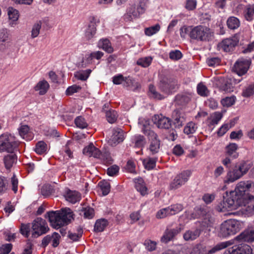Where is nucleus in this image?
I'll list each match as a JSON object with an SVG mask.
<instances>
[{"label": "nucleus", "instance_id": "a19ab883", "mask_svg": "<svg viewBox=\"0 0 254 254\" xmlns=\"http://www.w3.org/2000/svg\"><path fill=\"white\" fill-rule=\"evenodd\" d=\"M41 26L42 22L40 21L36 22L33 25L31 31V37L32 39H34L38 36L40 34Z\"/></svg>", "mask_w": 254, "mask_h": 254}, {"label": "nucleus", "instance_id": "bf43d9fd", "mask_svg": "<svg viewBox=\"0 0 254 254\" xmlns=\"http://www.w3.org/2000/svg\"><path fill=\"white\" fill-rule=\"evenodd\" d=\"M196 0H186L185 7L188 10H193L196 8Z\"/></svg>", "mask_w": 254, "mask_h": 254}, {"label": "nucleus", "instance_id": "72a5a7b5", "mask_svg": "<svg viewBox=\"0 0 254 254\" xmlns=\"http://www.w3.org/2000/svg\"><path fill=\"white\" fill-rule=\"evenodd\" d=\"M124 86L128 87L130 90H135L140 87V84L130 77H126Z\"/></svg>", "mask_w": 254, "mask_h": 254}, {"label": "nucleus", "instance_id": "b1692460", "mask_svg": "<svg viewBox=\"0 0 254 254\" xmlns=\"http://www.w3.org/2000/svg\"><path fill=\"white\" fill-rule=\"evenodd\" d=\"M199 229H191L186 231L183 235V238L186 241H192L196 239L200 235Z\"/></svg>", "mask_w": 254, "mask_h": 254}, {"label": "nucleus", "instance_id": "cd10ccee", "mask_svg": "<svg viewBox=\"0 0 254 254\" xmlns=\"http://www.w3.org/2000/svg\"><path fill=\"white\" fill-rule=\"evenodd\" d=\"M191 98V95L189 93L178 94L175 98L176 103L179 105L184 106L190 102Z\"/></svg>", "mask_w": 254, "mask_h": 254}, {"label": "nucleus", "instance_id": "4c0bfd02", "mask_svg": "<svg viewBox=\"0 0 254 254\" xmlns=\"http://www.w3.org/2000/svg\"><path fill=\"white\" fill-rule=\"evenodd\" d=\"M91 72V69L80 70L75 72L74 77L78 80L85 81L87 79Z\"/></svg>", "mask_w": 254, "mask_h": 254}, {"label": "nucleus", "instance_id": "774afa93", "mask_svg": "<svg viewBox=\"0 0 254 254\" xmlns=\"http://www.w3.org/2000/svg\"><path fill=\"white\" fill-rule=\"evenodd\" d=\"M12 245L11 244H6L0 248V254H8L12 249Z\"/></svg>", "mask_w": 254, "mask_h": 254}, {"label": "nucleus", "instance_id": "c756f323", "mask_svg": "<svg viewBox=\"0 0 254 254\" xmlns=\"http://www.w3.org/2000/svg\"><path fill=\"white\" fill-rule=\"evenodd\" d=\"M50 87L49 84L46 80L39 81L34 87L35 91H39L41 95L45 94Z\"/></svg>", "mask_w": 254, "mask_h": 254}, {"label": "nucleus", "instance_id": "a18cd8bd", "mask_svg": "<svg viewBox=\"0 0 254 254\" xmlns=\"http://www.w3.org/2000/svg\"><path fill=\"white\" fill-rule=\"evenodd\" d=\"M48 147L46 143L43 141H40L36 144L35 151L37 153L42 154L45 153Z\"/></svg>", "mask_w": 254, "mask_h": 254}, {"label": "nucleus", "instance_id": "bb28decb", "mask_svg": "<svg viewBox=\"0 0 254 254\" xmlns=\"http://www.w3.org/2000/svg\"><path fill=\"white\" fill-rule=\"evenodd\" d=\"M135 188L137 191L139 192L140 194L144 196L148 194V189L143 180L141 178L134 179Z\"/></svg>", "mask_w": 254, "mask_h": 254}, {"label": "nucleus", "instance_id": "aec40b11", "mask_svg": "<svg viewBox=\"0 0 254 254\" xmlns=\"http://www.w3.org/2000/svg\"><path fill=\"white\" fill-rule=\"evenodd\" d=\"M243 176L240 173V172L235 167L227 172L224 182L226 184L232 183L239 180Z\"/></svg>", "mask_w": 254, "mask_h": 254}, {"label": "nucleus", "instance_id": "f257e3e1", "mask_svg": "<svg viewBox=\"0 0 254 254\" xmlns=\"http://www.w3.org/2000/svg\"><path fill=\"white\" fill-rule=\"evenodd\" d=\"M251 186L250 182L241 181L237 184L235 189L230 193L227 198H224L216 206L219 212H225L227 210L237 208L238 205H242L245 199V190Z\"/></svg>", "mask_w": 254, "mask_h": 254}, {"label": "nucleus", "instance_id": "2f4dec72", "mask_svg": "<svg viewBox=\"0 0 254 254\" xmlns=\"http://www.w3.org/2000/svg\"><path fill=\"white\" fill-rule=\"evenodd\" d=\"M79 211L80 215L83 216L86 219H92L95 215L94 209L89 206L82 207Z\"/></svg>", "mask_w": 254, "mask_h": 254}, {"label": "nucleus", "instance_id": "8fccbe9b", "mask_svg": "<svg viewBox=\"0 0 254 254\" xmlns=\"http://www.w3.org/2000/svg\"><path fill=\"white\" fill-rule=\"evenodd\" d=\"M83 234V230L81 227H78L77 229V233L69 232L68 237L73 241H77L81 237Z\"/></svg>", "mask_w": 254, "mask_h": 254}, {"label": "nucleus", "instance_id": "c03bdc74", "mask_svg": "<svg viewBox=\"0 0 254 254\" xmlns=\"http://www.w3.org/2000/svg\"><path fill=\"white\" fill-rule=\"evenodd\" d=\"M197 92L198 95L202 97L208 96L209 91L207 87L202 83H199L197 85Z\"/></svg>", "mask_w": 254, "mask_h": 254}, {"label": "nucleus", "instance_id": "680f3d73", "mask_svg": "<svg viewBox=\"0 0 254 254\" xmlns=\"http://www.w3.org/2000/svg\"><path fill=\"white\" fill-rule=\"evenodd\" d=\"M53 192V189L51 185H45L41 189V193L43 195L48 196Z\"/></svg>", "mask_w": 254, "mask_h": 254}, {"label": "nucleus", "instance_id": "ea45409f", "mask_svg": "<svg viewBox=\"0 0 254 254\" xmlns=\"http://www.w3.org/2000/svg\"><path fill=\"white\" fill-rule=\"evenodd\" d=\"M98 186L102 192L103 195L105 196L110 192L111 187L108 182L105 180L100 181Z\"/></svg>", "mask_w": 254, "mask_h": 254}, {"label": "nucleus", "instance_id": "1a4fd4ad", "mask_svg": "<svg viewBox=\"0 0 254 254\" xmlns=\"http://www.w3.org/2000/svg\"><path fill=\"white\" fill-rule=\"evenodd\" d=\"M32 229L33 230L32 236L34 238L45 234L49 231L46 221L40 217L37 218L33 221Z\"/></svg>", "mask_w": 254, "mask_h": 254}, {"label": "nucleus", "instance_id": "79ce46f5", "mask_svg": "<svg viewBox=\"0 0 254 254\" xmlns=\"http://www.w3.org/2000/svg\"><path fill=\"white\" fill-rule=\"evenodd\" d=\"M148 94L151 98L154 99L161 100L164 98L162 95L156 91L155 87L152 84H150L149 86Z\"/></svg>", "mask_w": 254, "mask_h": 254}, {"label": "nucleus", "instance_id": "6e6552de", "mask_svg": "<svg viewBox=\"0 0 254 254\" xmlns=\"http://www.w3.org/2000/svg\"><path fill=\"white\" fill-rule=\"evenodd\" d=\"M245 182H250L251 186L245 190V198L244 203L242 205H238V207H241L242 212L247 215H250L254 213V196L251 195L248 193L249 189L254 186L253 183L251 181H245Z\"/></svg>", "mask_w": 254, "mask_h": 254}, {"label": "nucleus", "instance_id": "20e7f679", "mask_svg": "<svg viewBox=\"0 0 254 254\" xmlns=\"http://www.w3.org/2000/svg\"><path fill=\"white\" fill-rule=\"evenodd\" d=\"M233 241H228L220 243L209 250L201 244H197L192 248H188L186 250V254H213L217 251L232 245Z\"/></svg>", "mask_w": 254, "mask_h": 254}, {"label": "nucleus", "instance_id": "c85d7f7f", "mask_svg": "<svg viewBox=\"0 0 254 254\" xmlns=\"http://www.w3.org/2000/svg\"><path fill=\"white\" fill-rule=\"evenodd\" d=\"M98 46L108 53L111 54L113 52L114 49L109 39L105 38L100 39L98 43Z\"/></svg>", "mask_w": 254, "mask_h": 254}, {"label": "nucleus", "instance_id": "37998d69", "mask_svg": "<svg viewBox=\"0 0 254 254\" xmlns=\"http://www.w3.org/2000/svg\"><path fill=\"white\" fill-rule=\"evenodd\" d=\"M174 124L176 127H180L183 126L185 122V119L182 114L179 112H176L175 115H174Z\"/></svg>", "mask_w": 254, "mask_h": 254}, {"label": "nucleus", "instance_id": "423d86ee", "mask_svg": "<svg viewBox=\"0 0 254 254\" xmlns=\"http://www.w3.org/2000/svg\"><path fill=\"white\" fill-rule=\"evenodd\" d=\"M213 36L214 34L211 30L203 25L193 27L190 31V38L198 41H209L213 38Z\"/></svg>", "mask_w": 254, "mask_h": 254}, {"label": "nucleus", "instance_id": "e433bc0d", "mask_svg": "<svg viewBox=\"0 0 254 254\" xmlns=\"http://www.w3.org/2000/svg\"><path fill=\"white\" fill-rule=\"evenodd\" d=\"M235 167L237 169L242 176L246 174L251 167L250 164L247 162L242 161L239 164H237Z\"/></svg>", "mask_w": 254, "mask_h": 254}, {"label": "nucleus", "instance_id": "58836bf2", "mask_svg": "<svg viewBox=\"0 0 254 254\" xmlns=\"http://www.w3.org/2000/svg\"><path fill=\"white\" fill-rule=\"evenodd\" d=\"M170 216L176 215L182 211L184 209L183 204L176 203L168 207Z\"/></svg>", "mask_w": 254, "mask_h": 254}, {"label": "nucleus", "instance_id": "473e14b6", "mask_svg": "<svg viewBox=\"0 0 254 254\" xmlns=\"http://www.w3.org/2000/svg\"><path fill=\"white\" fill-rule=\"evenodd\" d=\"M238 146L236 143H230L226 146V154L233 159L238 157V153L237 152Z\"/></svg>", "mask_w": 254, "mask_h": 254}, {"label": "nucleus", "instance_id": "3c124183", "mask_svg": "<svg viewBox=\"0 0 254 254\" xmlns=\"http://www.w3.org/2000/svg\"><path fill=\"white\" fill-rule=\"evenodd\" d=\"M106 118L108 122L111 124L114 123L117 119V112L113 110H110L106 112Z\"/></svg>", "mask_w": 254, "mask_h": 254}, {"label": "nucleus", "instance_id": "412c9836", "mask_svg": "<svg viewBox=\"0 0 254 254\" xmlns=\"http://www.w3.org/2000/svg\"><path fill=\"white\" fill-rule=\"evenodd\" d=\"M83 153L89 157H93L95 158L101 157V151L95 147L93 143H90L89 145L85 147L83 149Z\"/></svg>", "mask_w": 254, "mask_h": 254}, {"label": "nucleus", "instance_id": "0e129e2a", "mask_svg": "<svg viewBox=\"0 0 254 254\" xmlns=\"http://www.w3.org/2000/svg\"><path fill=\"white\" fill-rule=\"evenodd\" d=\"M254 94V84H251L248 86L243 90V96L246 97H249Z\"/></svg>", "mask_w": 254, "mask_h": 254}, {"label": "nucleus", "instance_id": "4be33fe9", "mask_svg": "<svg viewBox=\"0 0 254 254\" xmlns=\"http://www.w3.org/2000/svg\"><path fill=\"white\" fill-rule=\"evenodd\" d=\"M141 15L135 4L132 5L129 7L125 15V18L127 21H131L134 18L139 17Z\"/></svg>", "mask_w": 254, "mask_h": 254}, {"label": "nucleus", "instance_id": "5701e85b", "mask_svg": "<svg viewBox=\"0 0 254 254\" xmlns=\"http://www.w3.org/2000/svg\"><path fill=\"white\" fill-rule=\"evenodd\" d=\"M18 131L19 135L24 139L30 140L33 137V135L30 130V127L27 125L20 124Z\"/></svg>", "mask_w": 254, "mask_h": 254}, {"label": "nucleus", "instance_id": "f8f14e48", "mask_svg": "<svg viewBox=\"0 0 254 254\" xmlns=\"http://www.w3.org/2000/svg\"><path fill=\"white\" fill-rule=\"evenodd\" d=\"M239 43V39L236 36H234L223 40L218 45L219 50L226 52L233 51Z\"/></svg>", "mask_w": 254, "mask_h": 254}, {"label": "nucleus", "instance_id": "f704fd0d", "mask_svg": "<svg viewBox=\"0 0 254 254\" xmlns=\"http://www.w3.org/2000/svg\"><path fill=\"white\" fill-rule=\"evenodd\" d=\"M108 224V221L105 219L97 220L95 224L94 230L96 232H101L104 230Z\"/></svg>", "mask_w": 254, "mask_h": 254}, {"label": "nucleus", "instance_id": "0eeeda50", "mask_svg": "<svg viewBox=\"0 0 254 254\" xmlns=\"http://www.w3.org/2000/svg\"><path fill=\"white\" fill-rule=\"evenodd\" d=\"M191 175V172L189 170L178 173L169 183L168 189L170 190H175L181 188L189 181Z\"/></svg>", "mask_w": 254, "mask_h": 254}, {"label": "nucleus", "instance_id": "7ed1b4c3", "mask_svg": "<svg viewBox=\"0 0 254 254\" xmlns=\"http://www.w3.org/2000/svg\"><path fill=\"white\" fill-rule=\"evenodd\" d=\"M20 141L12 134L5 132L0 135V153H12L18 150Z\"/></svg>", "mask_w": 254, "mask_h": 254}, {"label": "nucleus", "instance_id": "c9c22d12", "mask_svg": "<svg viewBox=\"0 0 254 254\" xmlns=\"http://www.w3.org/2000/svg\"><path fill=\"white\" fill-rule=\"evenodd\" d=\"M227 25L230 29H237L240 25L239 19L234 16H231L227 20Z\"/></svg>", "mask_w": 254, "mask_h": 254}, {"label": "nucleus", "instance_id": "a211bd4d", "mask_svg": "<svg viewBox=\"0 0 254 254\" xmlns=\"http://www.w3.org/2000/svg\"><path fill=\"white\" fill-rule=\"evenodd\" d=\"M124 139L123 130L121 128H115L113 130L109 143L112 146H115Z\"/></svg>", "mask_w": 254, "mask_h": 254}, {"label": "nucleus", "instance_id": "7c9ffc66", "mask_svg": "<svg viewBox=\"0 0 254 254\" xmlns=\"http://www.w3.org/2000/svg\"><path fill=\"white\" fill-rule=\"evenodd\" d=\"M17 156L15 154H7L3 157V163L6 169H10L17 161Z\"/></svg>", "mask_w": 254, "mask_h": 254}, {"label": "nucleus", "instance_id": "4468645a", "mask_svg": "<svg viewBox=\"0 0 254 254\" xmlns=\"http://www.w3.org/2000/svg\"><path fill=\"white\" fill-rule=\"evenodd\" d=\"M250 64L251 62L250 60L240 59L235 63L233 70L239 76L244 75L248 71Z\"/></svg>", "mask_w": 254, "mask_h": 254}, {"label": "nucleus", "instance_id": "9b49d317", "mask_svg": "<svg viewBox=\"0 0 254 254\" xmlns=\"http://www.w3.org/2000/svg\"><path fill=\"white\" fill-rule=\"evenodd\" d=\"M159 87L163 92L169 94L175 92L179 86L176 80L164 78L160 81Z\"/></svg>", "mask_w": 254, "mask_h": 254}, {"label": "nucleus", "instance_id": "5fc2aeb1", "mask_svg": "<svg viewBox=\"0 0 254 254\" xmlns=\"http://www.w3.org/2000/svg\"><path fill=\"white\" fill-rule=\"evenodd\" d=\"M74 123L77 127L82 129L86 128L88 126L85 119L81 116L77 117L75 119Z\"/></svg>", "mask_w": 254, "mask_h": 254}, {"label": "nucleus", "instance_id": "e2e57ef3", "mask_svg": "<svg viewBox=\"0 0 254 254\" xmlns=\"http://www.w3.org/2000/svg\"><path fill=\"white\" fill-rule=\"evenodd\" d=\"M81 89V87L77 85H73L68 87L65 91L67 95H71L75 93L79 92Z\"/></svg>", "mask_w": 254, "mask_h": 254}, {"label": "nucleus", "instance_id": "6ab92c4d", "mask_svg": "<svg viewBox=\"0 0 254 254\" xmlns=\"http://www.w3.org/2000/svg\"><path fill=\"white\" fill-rule=\"evenodd\" d=\"M154 121L158 128L168 129L171 127V121L170 119L162 115H155Z\"/></svg>", "mask_w": 254, "mask_h": 254}, {"label": "nucleus", "instance_id": "f3484780", "mask_svg": "<svg viewBox=\"0 0 254 254\" xmlns=\"http://www.w3.org/2000/svg\"><path fill=\"white\" fill-rule=\"evenodd\" d=\"M233 241L234 243L235 241L238 242H254V230L253 231H244L242 232L240 235L235 238L234 239L231 240Z\"/></svg>", "mask_w": 254, "mask_h": 254}, {"label": "nucleus", "instance_id": "9d476101", "mask_svg": "<svg viewBox=\"0 0 254 254\" xmlns=\"http://www.w3.org/2000/svg\"><path fill=\"white\" fill-rule=\"evenodd\" d=\"M143 133L148 136L150 140L149 151L151 155H154L159 152L160 148V141L156 133L153 130L142 129Z\"/></svg>", "mask_w": 254, "mask_h": 254}, {"label": "nucleus", "instance_id": "6e6d98bb", "mask_svg": "<svg viewBox=\"0 0 254 254\" xmlns=\"http://www.w3.org/2000/svg\"><path fill=\"white\" fill-rule=\"evenodd\" d=\"M135 146L136 147H142L145 143V139L143 136L137 135L134 136Z\"/></svg>", "mask_w": 254, "mask_h": 254}, {"label": "nucleus", "instance_id": "ddd939ff", "mask_svg": "<svg viewBox=\"0 0 254 254\" xmlns=\"http://www.w3.org/2000/svg\"><path fill=\"white\" fill-rule=\"evenodd\" d=\"M100 23V19L96 16L90 18V23L85 30L84 36L88 41L93 38L96 33V26Z\"/></svg>", "mask_w": 254, "mask_h": 254}, {"label": "nucleus", "instance_id": "052dcab7", "mask_svg": "<svg viewBox=\"0 0 254 254\" xmlns=\"http://www.w3.org/2000/svg\"><path fill=\"white\" fill-rule=\"evenodd\" d=\"M156 217L158 219L164 218L170 216L168 207L159 210L156 213Z\"/></svg>", "mask_w": 254, "mask_h": 254}, {"label": "nucleus", "instance_id": "864d4df0", "mask_svg": "<svg viewBox=\"0 0 254 254\" xmlns=\"http://www.w3.org/2000/svg\"><path fill=\"white\" fill-rule=\"evenodd\" d=\"M148 3V0H139L135 4L136 5L138 10H139L140 13L142 14L146 11Z\"/></svg>", "mask_w": 254, "mask_h": 254}, {"label": "nucleus", "instance_id": "a878e982", "mask_svg": "<svg viewBox=\"0 0 254 254\" xmlns=\"http://www.w3.org/2000/svg\"><path fill=\"white\" fill-rule=\"evenodd\" d=\"M222 114L220 112H215L208 117L206 123L209 127H214L217 125L222 118Z\"/></svg>", "mask_w": 254, "mask_h": 254}, {"label": "nucleus", "instance_id": "f03ea898", "mask_svg": "<svg viewBox=\"0 0 254 254\" xmlns=\"http://www.w3.org/2000/svg\"><path fill=\"white\" fill-rule=\"evenodd\" d=\"M73 215L72 211L69 208L50 211L46 214L51 226L56 229L68 224L73 219Z\"/></svg>", "mask_w": 254, "mask_h": 254}, {"label": "nucleus", "instance_id": "09e8293b", "mask_svg": "<svg viewBox=\"0 0 254 254\" xmlns=\"http://www.w3.org/2000/svg\"><path fill=\"white\" fill-rule=\"evenodd\" d=\"M197 128V125L194 123L190 122L188 123L185 127L184 131L185 133L187 134H192L195 132Z\"/></svg>", "mask_w": 254, "mask_h": 254}, {"label": "nucleus", "instance_id": "49530a36", "mask_svg": "<svg viewBox=\"0 0 254 254\" xmlns=\"http://www.w3.org/2000/svg\"><path fill=\"white\" fill-rule=\"evenodd\" d=\"M152 61V58L151 57H146L139 59L136 64L143 67H147L150 65Z\"/></svg>", "mask_w": 254, "mask_h": 254}, {"label": "nucleus", "instance_id": "603ef678", "mask_svg": "<svg viewBox=\"0 0 254 254\" xmlns=\"http://www.w3.org/2000/svg\"><path fill=\"white\" fill-rule=\"evenodd\" d=\"M142 162L144 167L146 169L151 170L155 166L156 160L154 158H147L144 159Z\"/></svg>", "mask_w": 254, "mask_h": 254}, {"label": "nucleus", "instance_id": "4d7b16f0", "mask_svg": "<svg viewBox=\"0 0 254 254\" xmlns=\"http://www.w3.org/2000/svg\"><path fill=\"white\" fill-rule=\"evenodd\" d=\"M254 14V5H249L245 11V16L247 20H251Z\"/></svg>", "mask_w": 254, "mask_h": 254}, {"label": "nucleus", "instance_id": "338daca9", "mask_svg": "<svg viewBox=\"0 0 254 254\" xmlns=\"http://www.w3.org/2000/svg\"><path fill=\"white\" fill-rule=\"evenodd\" d=\"M220 88L221 90L225 92H230L233 91V86L229 80H226L225 81L224 84L221 86Z\"/></svg>", "mask_w": 254, "mask_h": 254}, {"label": "nucleus", "instance_id": "de8ad7c7", "mask_svg": "<svg viewBox=\"0 0 254 254\" xmlns=\"http://www.w3.org/2000/svg\"><path fill=\"white\" fill-rule=\"evenodd\" d=\"M160 29V26L159 24L146 28L144 29V32L146 35L151 36L157 33Z\"/></svg>", "mask_w": 254, "mask_h": 254}, {"label": "nucleus", "instance_id": "69168bd1", "mask_svg": "<svg viewBox=\"0 0 254 254\" xmlns=\"http://www.w3.org/2000/svg\"><path fill=\"white\" fill-rule=\"evenodd\" d=\"M146 249L149 251H153L156 248V243L150 240H146L144 243Z\"/></svg>", "mask_w": 254, "mask_h": 254}, {"label": "nucleus", "instance_id": "dca6fc26", "mask_svg": "<svg viewBox=\"0 0 254 254\" xmlns=\"http://www.w3.org/2000/svg\"><path fill=\"white\" fill-rule=\"evenodd\" d=\"M181 226L177 227L173 229H167L161 238V241L164 243H167L172 241L174 238L182 230Z\"/></svg>", "mask_w": 254, "mask_h": 254}, {"label": "nucleus", "instance_id": "2eb2a0df", "mask_svg": "<svg viewBox=\"0 0 254 254\" xmlns=\"http://www.w3.org/2000/svg\"><path fill=\"white\" fill-rule=\"evenodd\" d=\"M224 254H252V249L249 245L241 244L228 249Z\"/></svg>", "mask_w": 254, "mask_h": 254}, {"label": "nucleus", "instance_id": "13d9d810", "mask_svg": "<svg viewBox=\"0 0 254 254\" xmlns=\"http://www.w3.org/2000/svg\"><path fill=\"white\" fill-rule=\"evenodd\" d=\"M8 15L9 18L13 21H16L19 17L18 11L12 7H9L8 8Z\"/></svg>", "mask_w": 254, "mask_h": 254}, {"label": "nucleus", "instance_id": "393cba45", "mask_svg": "<svg viewBox=\"0 0 254 254\" xmlns=\"http://www.w3.org/2000/svg\"><path fill=\"white\" fill-rule=\"evenodd\" d=\"M64 196L67 201L72 203H75L81 199V195L78 192L70 190L65 191Z\"/></svg>", "mask_w": 254, "mask_h": 254}, {"label": "nucleus", "instance_id": "39448f33", "mask_svg": "<svg viewBox=\"0 0 254 254\" xmlns=\"http://www.w3.org/2000/svg\"><path fill=\"white\" fill-rule=\"evenodd\" d=\"M241 223L236 219H228L224 221L220 226L218 235L221 238H226L234 235L240 231Z\"/></svg>", "mask_w": 254, "mask_h": 254}]
</instances>
